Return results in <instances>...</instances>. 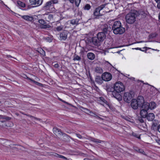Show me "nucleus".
Wrapping results in <instances>:
<instances>
[{"mask_svg": "<svg viewBox=\"0 0 160 160\" xmlns=\"http://www.w3.org/2000/svg\"><path fill=\"white\" fill-rule=\"evenodd\" d=\"M134 49H136V50H140L142 51H144L143 50H142L141 48H135Z\"/></svg>", "mask_w": 160, "mask_h": 160, "instance_id": "nucleus-53", "label": "nucleus"}, {"mask_svg": "<svg viewBox=\"0 0 160 160\" xmlns=\"http://www.w3.org/2000/svg\"><path fill=\"white\" fill-rule=\"evenodd\" d=\"M156 2L158 3L160 2V0H155Z\"/></svg>", "mask_w": 160, "mask_h": 160, "instance_id": "nucleus-54", "label": "nucleus"}, {"mask_svg": "<svg viewBox=\"0 0 160 160\" xmlns=\"http://www.w3.org/2000/svg\"><path fill=\"white\" fill-rule=\"evenodd\" d=\"M133 149L135 150L136 151H137L138 152H139L141 154H143V155L145 154V152L142 149H140L139 148H138L137 147H134Z\"/></svg>", "mask_w": 160, "mask_h": 160, "instance_id": "nucleus-23", "label": "nucleus"}, {"mask_svg": "<svg viewBox=\"0 0 160 160\" xmlns=\"http://www.w3.org/2000/svg\"><path fill=\"white\" fill-rule=\"evenodd\" d=\"M95 71L98 73H101L103 72V69L100 67H97L95 68Z\"/></svg>", "mask_w": 160, "mask_h": 160, "instance_id": "nucleus-28", "label": "nucleus"}, {"mask_svg": "<svg viewBox=\"0 0 160 160\" xmlns=\"http://www.w3.org/2000/svg\"><path fill=\"white\" fill-rule=\"evenodd\" d=\"M97 100L98 103L102 105H103L104 104L108 105V103L106 99L103 97H99L97 98Z\"/></svg>", "mask_w": 160, "mask_h": 160, "instance_id": "nucleus-10", "label": "nucleus"}, {"mask_svg": "<svg viewBox=\"0 0 160 160\" xmlns=\"http://www.w3.org/2000/svg\"><path fill=\"white\" fill-rule=\"evenodd\" d=\"M25 77H24L25 79H26L27 78V76H25V75H24Z\"/></svg>", "mask_w": 160, "mask_h": 160, "instance_id": "nucleus-57", "label": "nucleus"}, {"mask_svg": "<svg viewBox=\"0 0 160 160\" xmlns=\"http://www.w3.org/2000/svg\"><path fill=\"white\" fill-rule=\"evenodd\" d=\"M88 139L90 141L96 143H101L102 142H104L103 141L92 137H89Z\"/></svg>", "mask_w": 160, "mask_h": 160, "instance_id": "nucleus-18", "label": "nucleus"}, {"mask_svg": "<svg viewBox=\"0 0 160 160\" xmlns=\"http://www.w3.org/2000/svg\"><path fill=\"white\" fill-rule=\"evenodd\" d=\"M121 23L119 21H116L114 22L113 24L112 27V30H113L115 28H117L118 27H119V26H121Z\"/></svg>", "mask_w": 160, "mask_h": 160, "instance_id": "nucleus-20", "label": "nucleus"}, {"mask_svg": "<svg viewBox=\"0 0 160 160\" xmlns=\"http://www.w3.org/2000/svg\"><path fill=\"white\" fill-rule=\"evenodd\" d=\"M92 42L95 46H100L101 42H102L101 41L98 39L97 36V37H93L92 38Z\"/></svg>", "mask_w": 160, "mask_h": 160, "instance_id": "nucleus-9", "label": "nucleus"}, {"mask_svg": "<svg viewBox=\"0 0 160 160\" xmlns=\"http://www.w3.org/2000/svg\"><path fill=\"white\" fill-rule=\"evenodd\" d=\"M76 135L77 136L78 138H79L80 139H81V138H82V136L81 135L79 134L76 133Z\"/></svg>", "mask_w": 160, "mask_h": 160, "instance_id": "nucleus-45", "label": "nucleus"}, {"mask_svg": "<svg viewBox=\"0 0 160 160\" xmlns=\"http://www.w3.org/2000/svg\"><path fill=\"white\" fill-rule=\"evenodd\" d=\"M91 7V6L89 4H87L85 6L84 9L85 10H89L90 9Z\"/></svg>", "mask_w": 160, "mask_h": 160, "instance_id": "nucleus-36", "label": "nucleus"}, {"mask_svg": "<svg viewBox=\"0 0 160 160\" xmlns=\"http://www.w3.org/2000/svg\"><path fill=\"white\" fill-rule=\"evenodd\" d=\"M3 78H3V79H7L5 77H4V76H3Z\"/></svg>", "mask_w": 160, "mask_h": 160, "instance_id": "nucleus-60", "label": "nucleus"}, {"mask_svg": "<svg viewBox=\"0 0 160 160\" xmlns=\"http://www.w3.org/2000/svg\"><path fill=\"white\" fill-rule=\"evenodd\" d=\"M148 12L146 11H144L142 9H141L139 11V13L140 15H142L143 16H145Z\"/></svg>", "mask_w": 160, "mask_h": 160, "instance_id": "nucleus-29", "label": "nucleus"}, {"mask_svg": "<svg viewBox=\"0 0 160 160\" xmlns=\"http://www.w3.org/2000/svg\"><path fill=\"white\" fill-rule=\"evenodd\" d=\"M81 59V58L80 57H79V56H75L74 58H73V60H74V61H75V60H80Z\"/></svg>", "mask_w": 160, "mask_h": 160, "instance_id": "nucleus-38", "label": "nucleus"}, {"mask_svg": "<svg viewBox=\"0 0 160 160\" xmlns=\"http://www.w3.org/2000/svg\"><path fill=\"white\" fill-rule=\"evenodd\" d=\"M86 109L90 113H92V116H94L95 117H98L96 113L92 112L91 111H89L88 109Z\"/></svg>", "mask_w": 160, "mask_h": 160, "instance_id": "nucleus-43", "label": "nucleus"}, {"mask_svg": "<svg viewBox=\"0 0 160 160\" xmlns=\"http://www.w3.org/2000/svg\"><path fill=\"white\" fill-rule=\"evenodd\" d=\"M81 0H74L75 5L77 7H78Z\"/></svg>", "mask_w": 160, "mask_h": 160, "instance_id": "nucleus-34", "label": "nucleus"}, {"mask_svg": "<svg viewBox=\"0 0 160 160\" xmlns=\"http://www.w3.org/2000/svg\"><path fill=\"white\" fill-rule=\"evenodd\" d=\"M27 116H28V117H32V118H35V119H37V118H35V117H34L33 116L30 115H27V114H26Z\"/></svg>", "mask_w": 160, "mask_h": 160, "instance_id": "nucleus-51", "label": "nucleus"}, {"mask_svg": "<svg viewBox=\"0 0 160 160\" xmlns=\"http://www.w3.org/2000/svg\"><path fill=\"white\" fill-rule=\"evenodd\" d=\"M148 111L142 109L140 111V116L142 118H146V116L148 114Z\"/></svg>", "mask_w": 160, "mask_h": 160, "instance_id": "nucleus-17", "label": "nucleus"}, {"mask_svg": "<svg viewBox=\"0 0 160 160\" xmlns=\"http://www.w3.org/2000/svg\"><path fill=\"white\" fill-rule=\"evenodd\" d=\"M149 109L151 110L154 109L156 107V104L154 102H152L149 103Z\"/></svg>", "mask_w": 160, "mask_h": 160, "instance_id": "nucleus-24", "label": "nucleus"}, {"mask_svg": "<svg viewBox=\"0 0 160 160\" xmlns=\"http://www.w3.org/2000/svg\"><path fill=\"white\" fill-rule=\"evenodd\" d=\"M60 101H62V102H65L63 100H62V99H60Z\"/></svg>", "mask_w": 160, "mask_h": 160, "instance_id": "nucleus-58", "label": "nucleus"}, {"mask_svg": "<svg viewBox=\"0 0 160 160\" xmlns=\"http://www.w3.org/2000/svg\"><path fill=\"white\" fill-rule=\"evenodd\" d=\"M30 2L31 5L39 6L41 5L42 2V0H30Z\"/></svg>", "mask_w": 160, "mask_h": 160, "instance_id": "nucleus-8", "label": "nucleus"}, {"mask_svg": "<svg viewBox=\"0 0 160 160\" xmlns=\"http://www.w3.org/2000/svg\"><path fill=\"white\" fill-rule=\"evenodd\" d=\"M112 75L109 72H106L103 73L102 75V80H111L112 78Z\"/></svg>", "mask_w": 160, "mask_h": 160, "instance_id": "nucleus-7", "label": "nucleus"}, {"mask_svg": "<svg viewBox=\"0 0 160 160\" xmlns=\"http://www.w3.org/2000/svg\"><path fill=\"white\" fill-rule=\"evenodd\" d=\"M102 30L103 32H104L105 33H108L110 32L111 30V28L109 27L107 24L104 25L102 28Z\"/></svg>", "mask_w": 160, "mask_h": 160, "instance_id": "nucleus-14", "label": "nucleus"}, {"mask_svg": "<svg viewBox=\"0 0 160 160\" xmlns=\"http://www.w3.org/2000/svg\"><path fill=\"white\" fill-rule=\"evenodd\" d=\"M52 155L57 158H62L65 160L68 159L67 158L65 157L60 155H59L56 153H54L53 154H52Z\"/></svg>", "mask_w": 160, "mask_h": 160, "instance_id": "nucleus-30", "label": "nucleus"}, {"mask_svg": "<svg viewBox=\"0 0 160 160\" xmlns=\"http://www.w3.org/2000/svg\"><path fill=\"white\" fill-rule=\"evenodd\" d=\"M17 3L21 7H25L24 3L20 1H18Z\"/></svg>", "mask_w": 160, "mask_h": 160, "instance_id": "nucleus-37", "label": "nucleus"}, {"mask_svg": "<svg viewBox=\"0 0 160 160\" xmlns=\"http://www.w3.org/2000/svg\"><path fill=\"white\" fill-rule=\"evenodd\" d=\"M29 80H32V79H29Z\"/></svg>", "mask_w": 160, "mask_h": 160, "instance_id": "nucleus-63", "label": "nucleus"}, {"mask_svg": "<svg viewBox=\"0 0 160 160\" xmlns=\"http://www.w3.org/2000/svg\"><path fill=\"white\" fill-rule=\"evenodd\" d=\"M51 27V26L48 24H43L42 25L41 28H42L45 29L46 28H49Z\"/></svg>", "mask_w": 160, "mask_h": 160, "instance_id": "nucleus-33", "label": "nucleus"}, {"mask_svg": "<svg viewBox=\"0 0 160 160\" xmlns=\"http://www.w3.org/2000/svg\"><path fill=\"white\" fill-rule=\"evenodd\" d=\"M113 31V33L115 34H122L125 32V29L121 25L117 28H115Z\"/></svg>", "mask_w": 160, "mask_h": 160, "instance_id": "nucleus-6", "label": "nucleus"}, {"mask_svg": "<svg viewBox=\"0 0 160 160\" xmlns=\"http://www.w3.org/2000/svg\"><path fill=\"white\" fill-rule=\"evenodd\" d=\"M113 88L114 91L118 93L124 91L125 89L124 85L120 81L114 84Z\"/></svg>", "mask_w": 160, "mask_h": 160, "instance_id": "nucleus-3", "label": "nucleus"}, {"mask_svg": "<svg viewBox=\"0 0 160 160\" xmlns=\"http://www.w3.org/2000/svg\"><path fill=\"white\" fill-rule=\"evenodd\" d=\"M88 58L90 60H93L95 58V56L94 53L91 52L88 53L87 55Z\"/></svg>", "mask_w": 160, "mask_h": 160, "instance_id": "nucleus-25", "label": "nucleus"}, {"mask_svg": "<svg viewBox=\"0 0 160 160\" xmlns=\"http://www.w3.org/2000/svg\"><path fill=\"white\" fill-rule=\"evenodd\" d=\"M38 22L42 25L46 23V22L44 19H42L38 20Z\"/></svg>", "mask_w": 160, "mask_h": 160, "instance_id": "nucleus-35", "label": "nucleus"}, {"mask_svg": "<svg viewBox=\"0 0 160 160\" xmlns=\"http://www.w3.org/2000/svg\"><path fill=\"white\" fill-rule=\"evenodd\" d=\"M146 118L148 121H152L155 118V115L153 113H150L147 114Z\"/></svg>", "mask_w": 160, "mask_h": 160, "instance_id": "nucleus-19", "label": "nucleus"}, {"mask_svg": "<svg viewBox=\"0 0 160 160\" xmlns=\"http://www.w3.org/2000/svg\"><path fill=\"white\" fill-rule=\"evenodd\" d=\"M63 28V27L62 26H58V27H57L56 28V30H57L58 31H60Z\"/></svg>", "mask_w": 160, "mask_h": 160, "instance_id": "nucleus-40", "label": "nucleus"}, {"mask_svg": "<svg viewBox=\"0 0 160 160\" xmlns=\"http://www.w3.org/2000/svg\"><path fill=\"white\" fill-rule=\"evenodd\" d=\"M132 135L133 136H134V137H135L137 138H139V139L140 138V136H138L136 133H134V132H132Z\"/></svg>", "mask_w": 160, "mask_h": 160, "instance_id": "nucleus-42", "label": "nucleus"}, {"mask_svg": "<svg viewBox=\"0 0 160 160\" xmlns=\"http://www.w3.org/2000/svg\"><path fill=\"white\" fill-rule=\"evenodd\" d=\"M8 58H12V56H11L10 55H8Z\"/></svg>", "mask_w": 160, "mask_h": 160, "instance_id": "nucleus-56", "label": "nucleus"}, {"mask_svg": "<svg viewBox=\"0 0 160 160\" xmlns=\"http://www.w3.org/2000/svg\"><path fill=\"white\" fill-rule=\"evenodd\" d=\"M137 14L133 12H130L125 16L126 22L129 24H132L136 21Z\"/></svg>", "mask_w": 160, "mask_h": 160, "instance_id": "nucleus-2", "label": "nucleus"}, {"mask_svg": "<svg viewBox=\"0 0 160 160\" xmlns=\"http://www.w3.org/2000/svg\"><path fill=\"white\" fill-rule=\"evenodd\" d=\"M78 19H72L70 21V23L72 25H77L78 24Z\"/></svg>", "mask_w": 160, "mask_h": 160, "instance_id": "nucleus-31", "label": "nucleus"}, {"mask_svg": "<svg viewBox=\"0 0 160 160\" xmlns=\"http://www.w3.org/2000/svg\"><path fill=\"white\" fill-rule=\"evenodd\" d=\"M131 79H134V78H131Z\"/></svg>", "mask_w": 160, "mask_h": 160, "instance_id": "nucleus-62", "label": "nucleus"}, {"mask_svg": "<svg viewBox=\"0 0 160 160\" xmlns=\"http://www.w3.org/2000/svg\"><path fill=\"white\" fill-rule=\"evenodd\" d=\"M107 62L109 64H110L111 66H112V65L110 63H109L108 62Z\"/></svg>", "mask_w": 160, "mask_h": 160, "instance_id": "nucleus-61", "label": "nucleus"}, {"mask_svg": "<svg viewBox=\"0 0 160 160\" xmlns=\"http://www.w3.org/2000/svg\"><path fill=\"white\" fill-rule=\"evenodd\" d=\"M133 93V92L132 91L125 92L123 95L124 101L127 102L129 103L132 98Z\"/></svg>", "mask_w": 160, "mask_h": 160, "instance_id": "nucleus-5", "label": "nucleus"}, {"mask_svg": "<svg viewBox=\"0 0 160 160\" xmlns=\"http://www.w3.org/2000/svg\"><path fill=\"white\" fill-rule=\"evenodd\" d=\"M141 107L142 109H145L147 111L149 109V103L147 102H145Z\"/></svg>", "mask_w": 160, "mask_h": 160, "instance_id": "nucleus-22", "label": "nucleus"}, {"mask_svg": "<svg viewBox=\"0 0 160 160\" xmlns=\"http://www.w3.org/2000/svg\"><path fill=\"white\" fill-rule=\"evenodd\" d=\"M13 82L12 83L16 86H18L19 83L17 81H12Z\"/></svg>", "mask_w": 160, "mask_h": 160, "instance_id": "nucleus-44", "label": "nucleus"}, {"mask_svg": "<svg viewBox=\"0 0 160 160\" xmlns=\"http://www.w3.org/2000/svg\"><path fill=\"white\" fill-rule=\"evenodd\" d=\"M53 131L54 133L56 134L57 132H58L59 134H61V130L57 128H53Z\"/></svg>", "mask_w": 160, "mask_h": 160, "instance_id": "nucleus-32", "label": "nucleus"}, {"mask_svg": "<svg viewBox=\"0 0 160 160\" xmlns=\"http://www.w3.org/2000/svg\"><path fill=\"white\" fill-rule=\"evenodd\" d=\"M1 101H0V103H1Z\"/></svg>", "mask_w": 160, "mask_h": 160, "instance_id": "nucleus-64", "label": "nucleus"}, {"mask_svg": "<svg viewBox=\"0 0 160 160\" xmlns=\"http://www.w3.org/2000/svg\"><path fill=\"white\" fill-rule=\"evenodd\" d=\"M97 37L98 39L102 42L105 38L106 36L105 33L103 32H100L98 33L97 35Z\"/></svg>", "mask_w": 160, "mask_h": 160, "instance_id": "nucleus-12", "label": "nucleus"}, {"mask_svg": "<svg viewBox=\"0 0 160 160\" xmlns=\"http://www.w3.org/2000/svg\"><path fill=\"white\" fill-rule=\"evenodd\" d=\"M44 15L45 16V18L48 22H50L53 21V16L52 15L46 14H44Z\"/></svg>", "mask_w": 160, "mask_h": 160, "instance_id": "nucleus-15", "label": "nucleus"}, {"mask_svg": "<svg viewBox=\"0 0 160 160\" xmlns=\"http://www.w3.org/2000/svg\"><path fill=\"white\" fill-rule=\"evenodd\" d=\"M139 121L141 122H144V120L142 118H140L139 119Z\"/></svg>", "mask_w": 160, "mask_h": 160, "instance_id": "nucleus-52", "label": "nucleus"}, {"mask_svg": "<svg viewBox=\"0 0 160 160\" xmlns=\"http://www.w3.org/2000/svg\"><path fill=\"white\" fill-rule=\"evenodd\" d=\"M155 140L156 142L160 145V139H156Z\"/></svg>", "mask_w": 160, "mask_h": 160, "instance_id": "nucleus-46", "label": "nucleus"}, {"mask_svg": "<svg viewBox=\"0 0 160 160\" xmlns=\"http://www.w3.org/2000/svg\"><path fill=\"white\" fill-rule=\"evenodd\" d=\"M157 129H158V131L160 133V124L158 126Z\"/></svg>", "mask_w": 160, "mask_h": 160, "instance_id": "nucleus-49", "label": "nucleus"}, {"mask_svg": "<svg viewBox=\"0 0 160 160\" xmlns=\"http://www.w3.org/2000/svg\"><path fill=\"white\" fill-rule=\"evenodd\" d=\"M54 67L55 68H58L59 67V66L58 64L56 63L54 64Z\"/></svg>", "mask_w": 160, "mask_h": 160, "instance_id": "nucleus-47", "label": "nucleus"}, {"mask_svg": "<svg viewBox=\"0 0 160 160\" xmlns=\"http://www.w3.org/2000/svg\"><path fill=\"white\" fill-rule=\"evenodd\" d=\"M131 105L132 108L134 109H137L139 106L138 104L136 99H133L132 100Z\"/></svg>", "mask_w": 160, "mask_h": 160, "instance_id": "nucleus-11", "label": "nucleus"}, {"mask_svg": "<svg viewBox=\"0 0 160 160\" xmlns=\"http://www.w3.org/2000/svg\"><path fill=\"white\" fill-rule=\"evenodd\" d=\"M136 100L139 105V106L140 107L145 102L143 97L141 96H138Z\"/></svg>", "mask_w": 160, "mask_h": 160, "instance_id": "nucleus-13", "label": "nucleus"}, {"mask_svg": "<svg viewBox=\"0 0 160 160\" xmlns=\"http://www.w3.org/2000/svg\"><path fill=\"white\" fill-rule=\"evenodd\" d=\"M159 19H160V13H159L158 16Z\"/></svg>", "mask_w": 160, "mask_h": 160, "instance_id": "nucleus-59", "label": "nucleus"}, {"mask_svg": "<svg viewBox=\"0 0 160 160\" xmlns=\"http://www.w3.org/2000/svg\"><path fill=\"white\" fill-rule=\"evenodd\" d=\"M69 2L72 3L73 4L74 2V0H68Z\"/></svg>", "mask_w": 160, "mask_h": 160, "instance_id": "nucleus-50", "label": "nucleus"}, {"mask_svg": "<svg viewBox=\"0 0 160 160\" xmlns=\"http://www.w3.org/2000/svg\"><path fill=\"white\" fill-rule=\"evenodd\" d=\"M58 2V0H51L45 3L42 9L43 10L46 11L49 10L52 12H55V9L53 5L57 3Z\"/></svg>", "mask_w": 160, "mask_h": 160, "instance_id": "nucleus-1", "label": "nucleus"}, {"mask_svg": "<svg viewBox=\"0 0 160 160\" xmlns=\"http://www.w3.org/2000/svg\"><path fill=\"white\" fill-rule=\"evenodd\" d=\"M22 17L24 19L28 21H32L33 19L32 17L28 15L22 16Z\"/></svg>", "mask_w": 160, "mask_h": 160, "instance_id": "nucleus-26", "label": "nucleus"}, {"mask_svg": "<svg viewBox=\"0 0 160 160\" xmlns=\"http://www.w3.org/2000/svg\"><path fill=\"white\" fill-rule=\"evenodd\" d=\"M145 42L144 41H140L138 42L137 43H141V42Z\"/></svg>", "mask_w": 160, "mask_h": 160, "instance_id": "nucleus-55", "label": "nucleus"}, {"mask_svg": "<svg viewBox=\"0 0 160 160\" xmlns=\"http://www.w3.org/2000/svg\"><path fill=\"white\" fill-rule=\"evenodd\" d=\"M107 4H104L101 5L98 8H96L93 12V14L95 16L97 17L102 16L104 14L103 12H102V10L105 8Z\"/></svg>", "mask_w": 160, "mask_h": 160, "instance_id": "nucleus-4", "label": "nucleus"}, {"mask_svg": "<svg viewBox=\"0 0 160 160\" xmlns=\"http://www.w3.org/2000/svg\"><path fill=\"white\" fill-rule=\"evenodd\" d=\"M159 123V122L158 120H154L152 122V126H151V129L153 130H157L158 128V125Z\"/></svg>", "mask_w": 160, "mask_h": 160, "instance_id": "nucleus-16", "label": "nucleus"}, {"mask_svg": "<svg viewBox=\"0 0 160 160\" xmlns=\"http://www.w3.org/2000/svg\"><path fill=\"white\" fill-rule=\"evenodd\" d=\"M31 81L38 85L42 86V84L40 83L39 82H37L36 81Z\"/></svg>", "mask_w": 160, "mask_h": 160, "instance_id": "nucleus-39", "label": "nucleus"}, {"mask_svg": "<svg viewBox=\"0 0 160 160\" xmlns=\"http://www.w3.org/2000/svg\"><path fill=\"white\" fill-rule=\"evenodd\" d=\"M60 36L61 40H65L67 38V33L65 32H62L60 34Z\"/></svg>", "mask_w": 160, "mask_h": 160, "instance_id": "nucleus-21", "label": "nucleus"}, {"mask_svg": "<svg viewBox=\"0 0 160 160\" xmlns=\"http://www.w3.org/2000/svg\"><path fill=\"white\" fill-rule=\"evenodd\" d=\"M9 117H5V116L2 115H0V119H5L7 120L8 119Z\"/></svg>", "mask_w": 160, "mask_h": 160, "instance_id": "nucleus-41", "label": "nucleus"}, {"mask_svg": "<svg viewBox=\"0 0 160 160\" xmlns=\"http://www.w3.org/2000/svg\"><path fill=\"white\" fill-rule=\"evenodd\" d=\"M157 7L158 9H160V2L157 3Z\"/></svg>", "mask_w": 160, "mask_h": 160, "instance_id": "nucleus-48", "label": "nucleus"}, {"mask_svg": "<svg viewBox=\"0 0 160 160\" xmlns=\"http://www.w3.org/2000/svg\"><path fill=\"white\" fill-rule=\"evenodd\" d=\"M114 93L115 92H113L112 93V94L113 97L117 99H118V101L121 100L122 99V97L121 95L118 93L117 94H116L114 96Z\"/></svg>", "mask_w": 160, "mask_h": 160, "instance_id": "nucleus-27", "label": "nucleus"}]
</instances>
